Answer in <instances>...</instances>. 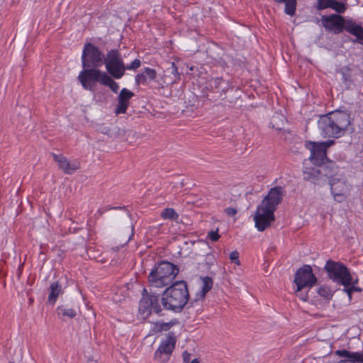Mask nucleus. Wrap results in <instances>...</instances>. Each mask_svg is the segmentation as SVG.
Instances as JSON below:
<instances>
[{
	"instance_id": "1",
	"label": "nucleus",
	"mask_w": 363,
	"mask_h": 363,
	"mask_svg": "<svg viewBox=\"0 0 363 363\" xmlns=\"http://www.w3.org/2000/svg\"><path fill=\"white\" fill-rule=\"evenodd\" d=\"M350 124V113L340 110L323 115L318 121V128L323 138H339L345 134Z\"/></svg>"
},
{
	"instance_id": "2",
	"label": "nucleus",
	"mask_w": 363,
	"mask_h": 363,
	"mask_svg": "<svg viewBox=\"0 0 363 363\" xmlns=\"http://www.w3.org/2000/svg\"><path fill=\"white\" fill-rule=\"evenodd\" d=\"M321 23L327 31L335 35L345 31L356 38L354 42L363 45V27L352 18L340 14L324 15L321 17Z\"/></svg>"
},
{
	"instance_id": "3",
	"label": "nucleus",
	"mask_w": 363,
	"mask_h": 363,
	"mask_svg": "<svg viewBox=\"0 0 363 363\" xmlns=\"http://www.w3.org/2000/svg\"><path fill=\"white\" fill-rule=\"evenodd\" d=\"M189 298L187 284L184 281H176L167 288L161 296V303L164 310L180 313Z\"/></svg>"
},
{
	"instance_id": "4",
	"label": "nucleus",
	"mask_w": 363,
	"mask_h": 363,
	"mask_svg": "<svg viewBox=\"0 0 363 363\" xmlns=\"http://www.w3.org/2000/svg\"><path fill=\"white\" fill-rule=\"evenodd\" d=\"M179 273L177 265L167 261H162L150 272L148 281L151 286L163 287L172 283Z\"/></svg>"
},
{
	"instance_id": "5",
	"label": "nucleus",
	"mask_w": 363,
	"mask_h": 363,
	"mask_svg": "<svg viewBox=\"0 0 363 363\" xmlns=\"http://www.w3.org/2000/svg\"><path fill=\"white\" fill-rule=\"evenodd\" d=\"M161 298L159 295L148 293L146 289L142 292V298L139 303V313L143 318H147L152 313L163 315V307L161 303Z\"/></svg>"
},
{
	"instance_id": "6",
	"label": "nucleus",
	"mask_w": 363,
	"mask_h": 363,
	"mask_svg": "<svg viewBox=\"0 0 363 363\" xmlns=\"http://www.w3.org/2000/svg\"><path fill=\"white\" fill-rule=\"evenodd\" d=\"M328 277L334 282L344 286H350L352 283V276L347 267L341 262L329 259L324 267Z\"/></svg>"
},
{
	"instance_id": "7",
	"label": "nucleus",
	"mask_w": 363,
	"mask_h": 363,
	"mask_svg": "<svg viewBox=\"0 0 363 363\" xmlns=\"http://www.w3.org/2000/svg\"><path fill=\"white\" fill-rule=\"evenodd\" d=\"M104 64L106 65L107 74L114 79H121L125 72V64L121 53L117 49L108 51Z\"/></svg>"
},
{
	"instance_id": "8",
	"label": "nucleus",
	"mask_w": 363,
	"mask_h": 363,
	"mask_svg": "<svg viewBox=\"0 0 363 363\" xmlns=\"http://www.w3.org/2000/svg\"><path fill=\"white\" fill-rule=\"evenodd\" d=\"M105 56L94 45L87 43L84 45L82 55L83 68H98L104 64Z\"/></svg>"
},
{
	"instance_id": "9",
	"label": "nucleus",
	"mask_w": 363,
	"mask_h": 363,
	"mask_svg": "<svg viewBox=\"0 0 363 363\" xmlns=\"http://www.w3.org/2000/svg\"><path fill=\"white\" fill-rule=\"evenodd\" d=\"M329 184L331 194L334 200L338 203L343 202L347 199L352 188L345 174L335 180H330Z\"/></svg>"
},
{
	"instance_id": "10",
	"label": "nucleus",
	"mask_w": 363,
	"mask_h": 363,
	"mask_svg": "<svg viewBox=\"0 0 363 363\" xmlns=\"http://www.w3.org/2000/svg\"><path fill=\"white\" fill-rule=\"evenodd\" d=\"M177 337L174 332H169L165 340H162L159 347L155 352L154 358L159 363H166L170 359V357L175 347Z\"/></svg>"
},
{
	"instance_id": "11",
	"label": "nucleus",
	"mask_w": 363,
	"mask_h": 363,
	"mask_svg": "<svg viewBox=\"0 0 363 363\" xmlns=\"http://www.w3.org/2000/svg\"><path fill=\"white\" fill-rule=\"evenodd\" d=\"M317 281L318 279L313 273L310 265H303L295 274L294 283L297 286V292L301 291L304 288H312L316 284Z\"/></svg>"
},
{
	"instance_id": "12",
	"label": "nucleus",
	"mask_w": 363,
	"mask_h": 363,
	"mask_svg": "<svg viewBox=\"0 0 363 363\" xmlns=\"http://www.w3.org/2000/svg\"><path fill=\"white\" fill-rule=\"evenodd\" d=\"M83 69H84L80 72L78 76V80L84 89L94 91L93 84L91 82H99L101 84L102 79H104V76L107 74V73L101 72L100 69L94 67H86Z\"/></svg>"
},
{
	"instance_id": "13",
	"label": "nucleus",
	"mask_w": 363,
	"mask_h": 363,
	"mask_svg": "<svg viewBox=\"0 0 363 363\" xmlns=\"http://www.w3.org/2000/svg\"><path fill=\"white\" fill-rule=\"evenodd\" d=\"M303 179L315 185L325 184V178L323 176L321 164H311L304 160L303 163Z\"/></svg>"
},
{
	"instance_id": "14",
	"label": "nucleus",
	"mask_w": 363,
	"mask_h": 363,
	"mask_svg": "<svg viewBox=\"0 0 363 363\" xmlns=\"http://www.w3.org/2000/svg\"><path fill=\"white\" fill-rule=\"evenodd\" d=\"M274 211L262 206H258L254 215V220L257 229L262 232L266 228L271 225V223L274 221L275 216Z\"/></svg>"
},
{
	"instance_id": "15",
	"label": "nucleus",
	"mask_w": 363,
	"mask_h": 363,
	"mask_svg": "<svg viewBox=\"0 0 363 363\" xmlns=\"http://www.w3.org/2000/svg\"><path fill=\"white\" fill-rule=\"evenodd\" d=\"M305 147L311 152L310 157L306 160L309 163L322 164L328 160L325 146L319 143L306 141Z\"/></svg>"
},
{
	"instance_id": "16",
	"label": "nucleus",
	"mask_w": 363,
	"mask_h": 363,
	"mask_svg": "<svg viewBox=\"0 0 363 363\" xmlns=\"http://www.w3.org/2000/svg\"><path fill=\"white\" fill-rule=\"evenodd\" d=\"M283 196L284 192L282 187L274 186L272 188L267 195L264 196L260 205L275 211L277 206L281 202Z\"/></svg>"
},
{
	"instance_id": "17",
	"label": "nucleus",
	"mask_w": 363,
	"mask_h": 363,
	"mask_svg": "<svg viewBox=\"0 0 363 363\" xmlns=\"http://www.w3.org/2000/svg\"><path fill=\"white\" fill-rule=\"evenodd\" d=\"M321 169L323 176L325 178V184L330 180L336 179V178L340 177L344 175V172L342 171L336 162L331 160H328L321 164Z\"/></svg>"
},
{
	"instance_id": "18",
	"label": "nucleus",
	"mask_w": 363,
	"mask_h": 363,
	"mask_svg": "<svg viewBox=\"0 0 363 363\" xmlns=\"http://www.w3.org/2000/svg\"><path fill=\"white\" fill-rule=\"evenodd\" d=\"M134 96V93L123 88L121 89L118 96V104L115 111L116 114L125 113L129 106L130 99Z\"/></svg>"
},
{
	"instance_id": "19",
	"label": "nucleus",
	"mask_w": 363,
	"mask_h": 363,
	"mask_svg": "<svg viewBox=\"0 0 363 363\" xmlns=\"http://www.w3.org/2000/svg\"><path fill=\"white\" fill-rule=\"evenodd\" d=\"M52 157L55 161L57 162L59 168L65 174H72L79 168V163L78 162L71 163L62 155L52 153Z\"/></svg>"
},
{
	"instance_id": "20",
	"label": "nucleus",
	"mask_w": 363,
	"mask_h": 363,
	"mask_svg": "<svg viewBox=\"0 0 363 363\" xmlns=\"http://www.w3.org/2000/svg\"><path fill=\"white\" fill-rule=\"evenodd\" d=\"M336 72L341 75V82L346 89H352L354 84L353 69L351 67L346 65L336 70Z\"/></svg>"
},
{
	"instance_id": "21",
	"label": "nucleus",
	"mask_w": 363,
	"mask_h": 363,
	"mask_svg": "<svg viewBox=\"0 0 363 363\" xmlns=\"http://www.w3.org/2000/svg\"><path fill=\"white\" fill-rule=\"evenodd\" d=\"M157 72L150 67H145L144 70L135 76V83L138 84H147L149 82L155 80Z\"/></svg>"
},
{
	"instance_id": "22",
	"label": "nucleus",
	"mask_w": 363,
	"mask_h": 363,
	"mask_svg": "<svg viewBox=\"0 0 363 363\" xmlns=\"http://www.w3.org/2000/svg\"><path fill=\"white\" fill-rule=\"evenodd\" d=\"M211 88L214 90V92L219 94V96L221 99L223 94H225L230 89V86L228 81L224 80L223 78H216L211 82ZM233 89V88H231Z\"/></svg>"
},
{
	"instance_id": "23",
	"label": "nucleus",
	"mask_w": 363,
	"mask_h": 363,
	"mask_svg": "<svg viewBox=\"0 0 363 363\" xmlns=\"http://www.w3.org/2000/svg\"><path fill=\"white\" fill-rule=\"evenodd\" d=\"M49 290L48 302L54 305L58 296L62 293V286L59 281H54L50 284Z\"/></svg>"
},
{
	"instance_id": "24",
	"label": "nucleus",
	"mask_w": 363,
	"mask_h": 363,
	"mask_svg": "<svg viewBox=\"0 0 363 363\" xmlns=\"http://www.w3.org/2000/svg\"><path fill=\"white\" fill-rule=\"evenodd\" d=\"M277 4H284V13L290 16L296 14L297 0H273Z\"/></svg>"
},
{
	"instance_id": "25",
	"label": "nucleus",
	"mask_w": 363,
	"mask_h": 363,
	"mask_svg": "<svg viewBox=\"0 0 363 363\" xmlns=\"http://www.w3.org/2000/svg\"><path fill=\"white\" fill-rule=\"evenodd\" d=\"M57 315L62 319L65 320V317H68L69 318H73L77 315V312L74 309L72 308H68L66 306H60L57 308Z\"/></svg>"
},
{
	"instance_id": "26",
	"label": "nucleus",
	"mask_w": 363,
	"mask_h": 363,
	"mask_svg": "<svg viewBox=\"0 0 363 363\" xmlns=\"http://www.w3.org/2000/svg\"><path fill=\"white\" fill-rule=\"evenodd\" d=\"M101 84L108 86L114 93H117L119 89L118 84L112 79V77L110 74L108 75V74L104 76Z\"/></svg>"
},
{
	"instance_id": "27",
	"label": "nucleus",
	"mask_w": 363,
	"mask_h": 363,
	"mask_svg": "<svg viewBox=\"0 0 363 363\" xmlns=\"http://www.w3.org/2000/svg\"><path fill=\"white\" fill-rule=\"evenodd\" d=\"M161 217L165 220H177L179 218V214L172 208H164L161 213Z\"/></svg>"
},
{
	"instance_id": "28",
	"label": "nucleus",
	"mask_w": 363,
	"mask_h": 363,
	"mask_svg": "<svg viewBox=\"0 0 363 363\" xmlns=\"http://www.w3.org/2000/svg\"><path fill=\"white\" fill-rule=\"evenodd\" d=\"M318 295L327 300H330L333 296V291L327 286H321L318 290Z\"/></svg>"
},
{
	"instance_id": "29",
	"label": "nucleus",
	"mask_w": 363,
	"mask_h": 363,
	"mask_svg": "<svg viewBox=\"0 0 363 363\" xmlns=\"http://www.w3.org/2000/svg\"><path fill=\"white\" fill-rule=\"evenodd\" d=\"M349 353V354H353V353H363V352H350L347 351L346 350H337L335 352L336 355L342 357H346L347 359H342L337 363H358V362L353 361V359L351 358L350 356L343 355V353Z\"/></svg>"
},
{
	"instance_id": "30",
	"label": "nucleus",
	"mask_w": 363,
	"mask_h": 363,
	"mask_svg": "<svg viewBox=\"0 0 363 363\" xmlns=\"http://www.w3.org/2000/svg\"><path fill=\"white\" fill-rule=\"evenodd\" d=\"M203 280V287L201 289L202 296H205V295L211 289L213 286V280L209 277H205L202 279Z\"/></svg>"
},
{
	"instance_id": "31",
	"label": "nucleus",
	"mask_w": 363,
	"mask_h": 363,
	"mask_svg": "<svg viewBox=\"0 0 363 363\" xmlns=\"http://www.w3.org/2000/svg\"><path fill=\"white\" fill-rule=\"evenodd\" d=\"M330 9L335 10L338 13H343L346 10V6L345 4L336 0H333L330 6Z\"/></svg>"
},
{
	"instance_id": "32",
	"label": "nucleus",
	"mask_w": 363,
	"mask_h": 363,
	"mask_svg": "<svg viewBox=\"0 0 363 363\" xmlns=\"http://www.w3.org/2000/svg\"><path fill=\"white\" fill-rule=\"evenodd\" d=\"M343 291H345L348 295L349 299L351 300L352 294L354 291L361 292L362 291V289L358 286H355V285H350L347 286H345V288L343 289Z\"/></svg>"
},
{
	"instance_id": "33",
	"label": "nucleus",
	"mask_w": 363,
	"mask_h": 363,
	"mask_svg": "<svg viewBox=\"0 0 363 363\" xmlns=\"http://www.w3.org/2000/svg\"><path fill=\"white\" fill-rule=\"evenodd\" d=\"M332 1L333 0H318V9L323 10L327 8H330Z\"/></svg>"
},
{
	"instance_id": "34",
	"label": "nucleus",
	"mask_w": 363,
	"mask_h": 363,
	"mask_svg": "<svg viewBox=\"0 0 363 363\" xmlns=\"http://www.w3.org/2000/svg\"><path fill=\"white\" fill-rule=\"evenodd\" d=\"M343 355L350 356L353 359V361L358 362V363H363V353H343Z\"/></svg>"
},
{
	"instance_id": "35",
	"label": "nucleus",
	"mask_w": 363,
	"mask_h": 363,
	"mask_svg": "<svg viewBox=\"0 0 363 363\" xmlns=\"http://www.w3.org/2000/svg\"><path fill=\"white\" fill-rule=\"evenodd\" d=\"M140 60L139 59H135L129 65L125 66V70H135L140 66Z\"/></svg>"
},
{
	"instance_id": "36",
	"label": "nucleus",
	"mask_w": 363,
	"mask_h": 363,
	"mask_svg": "<svg viewBox=\"0 0 363 363\" xmlns=\"http://www.w3.org/2000/svg\"><path fill=\"white\" fill-rule=\"evenodd\" d=\"M230 261L237 264V265H240V260H239V252L237 251V250H235V251H233L230 254Z\"/></svg>"
},
{
	"instance_id": "37",
	"label": "nucleus",
	"mask_w": 363,
	"mask_h": 363,
	"mask_svg": "<svg viewBox=\"0 0 363 363\" xmlns=\"http://www.w3.org/2000/svg\"><path fill=\"white\" fill-rule=\"evenodd\" d=\"M179 320L176 318L171 320L169 322L164 323L163 322L164 330H169L173 325L178 324Z\"/></svg>"
},
{
	"instance_id": "38",
	"label": "nucleus",
	"mask_w": 363,
	"mask_h": 363,
	"mask_svg": "<svg viewBox=\"0 0 363 363\" xmlns=\"http://www.w3.org/2000/svg\"><path fill=\"white\" fill-rule=\"evenodd\" d=\"M164 330L163 322H157L154 324L152 331L155 333H160Z\"/></svg>"
},
{
	"instance_id": "39",
	"label": "nucleus",
	"mask_w": 363,
	"mask_h": 363,
	"mask_svg": "<svg viewBox=\"0 0 363 363\" xmlns=\"http://www.w3.org/2000/svg\"><path fill=\"white\" fill-rule=\"evenodd\" d=\"M208 237L211 241L216 242L219 239L220 235L218 233V230H216V231L211 230L208 233Z\"/></svg>"
},
{
	"instance_id": "40",
	"label": "nucleus",
	"mask_w": 363,
	"mask_h": 363,
	"mask_svg": "<svg viewBox=\"0 0 363 363\" xmlns=\"http://www.w3.org/2000/svg\"><path fill=\"white\" fill-rule=\"evenodd\" d=\"M124 208V207L121 206H117V207H110V206H106L101 208H99L97 211V213L99 214V216H101L104 214L106 211H109L111 209H122Z\"/></svg>"
},
{
	"instance_id": "41",
	"label": "nucleus",
	"mask_w": 363,
	"mask_h": 363,
	"mask_svg": "<svg viewBox=\"0 0 363 363\" xmlns=\"http://www.w3.org/2000/svg\"><path fill=\"white\" fill-rule=\"evenodd\" d=\"M169 69H171V72L174 75L175 80L179 79V74L178 72V69L177 66L175 65L174 62H172L171 64V67L169 68Z\"/></svg>"
},
{
	"instance_id": "42",
	"label": "nucleus",
	"mask_w": 363,
	"mask_h": 363,
	"mask_svg": "<svg viewBox=\"0 0 363 363\" xmlns=\"http://www.w3.org/2000/svg\"><path fill=\"white\" fill-rule=\"evenodd\" d=\"M225 212L229 216H234L237 213V210L234 208L228 207L225 209Z\"/></svg>"
},
{
	"instance_id": "43",
	"label": "nucleus",
	"mask_w": 363,
	"mask_h": 363,
	"mask_svg": "<svg viewBox=\"0 0 363 363\" xmlns=\"http://www.w3.org/2000/svg\"><path fill=\"white\" fill-rule=\"evenodd\" d=\"M320 145H324V150L327 152L328 147L335 144V141L333 140H328L325 142L319 143Z\"/></svg>"
},
{
	"instance_id": "44",
	"label": "nucleus",
	"mask_w": 363,
	"mask_h": 363,
	"mask_svg": "<svg viewBox=\"0 0 363 363\" xmlns=\"http://www.w3.org/2000/svg\"><path fill=\"white\" fill-rule=\"evenodd\" d=\"M191 353L184 351L182 354L183 361L184 363H189L191 361Z\"/></svg>"
},
{
	"instance_id": "45",
	"label": "nucleus",
	"mask_w": 363,
	"mask_h": 363,
	"mask_svg": "<svg viewBox=\"0 0 363 363\" xmlns=\"http://www.w3.org/2000/svg\"><path fill=\"white\" fill-rule=\"evenodd\" d=\"M101 133H104V134L108 135H109L111 137H112L113 135L112 130L111 129V128H108V127H104L101 130Z\"/></svg>"
},
{
	"instance_id": "46",
	"label": "nucleus",
	"mask_w": 363,
	"mask_h": 363,
	"mask_svg": "<svg viewBox=\"0 0 363 363\" xmlns=\"http://www.w3.org/2000/svg\"><path fill=\"white\" fill-rule=\"evenodd\" d=\"M189 363H199V360L198 359H194L193 360H191Z\"/></svg>"
},
{
	"instance_id": "47",
	"label": "nucleus",
	"mask_w": 363,
	"mask_h": 363,
	"mask_svg": "<svg viewBox=\"0 0 363 363\" xmlns=\"http://www.w3.org/2000/svg\"><path fill=\"white\" fill-rule=\"evenodd\" d=\"M357 281H358L357 279L353 281V279H352V283L350 285H355L357 283Z\"/></svg>"
},
{
	"instance_id": "48",
	"label": "nucleus",
	"mask_w": 363,
	"mask_h": 363,
	"mask_svg": "<svg viewBox=\"0 0 363 363\" xmlns=\"http://www.w3.org/2000/svg\"><path fill=\"white\" fill-rule=\"evenodd\" d=\"M307 298H308L307 294H306V295H305L304 296L301 297V298H302L303 301H306V300H307Z\"/></svg>"
},
{
	"instance_id": "49",
	"label": "nucleus",
	"mask_w": 363,
	"mask_h": 363,
	"mask_svg": "<svg viewBox=\"0 0 363 363\" xmlns=\"http://www.w3.org/2000/svg\"><path fill=\"white\" fill-rule=\"evenodd\" d=\"M162 88H163V84H159L158 89H162Z\"/></svg>"
},
{
	"instance_id": "50",
	"label": "nucleus",
	"mask_w": 363,
	"mask_h": 363,
	"mask_svg": "<svg viewBox=\"0 0 363 363\" xmlns=\"http://www.w3.org/2000/svg\"><path fill=\"white\" fill-rule=\"evenodd\" d=\"M133 230V227L132 226V231ZM133 236V233H131L130 237Z\"/></svg>"
},
{
	"instance_id": "51",
	"label": "nucleus",
	"mask_w": 363,
	"mask_h": 363,
	"mask_svg": "<svg viewBox=\"0 0 363 363\" xmlns=\"http://www.w3.org/2000/svg\"><path fill=\"white\" fill-rule=\"evenodd\" d=\"M9 363H13V362H9Z\"/></svg>"
},
{
	"instance_id": "52",
	"label": "nucleus",
	"mask_w": 363,
	"mask_h": 363,
	"mask_svg": "<svg viewBox=\"0 0 363 363\" xmlns=\"http://www.w3.org/2000/svg\"><path fill=\"white\" fill-rule=\"evenodd\" d=\"M362 325H363V322H362Z\"/></svg>"
}]
</instances>
